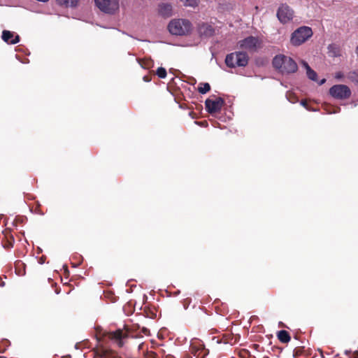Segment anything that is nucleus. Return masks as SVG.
I'll list each match as a JSON object with an SVG mask.
<instances>
[{
	"instance_id": "f257e3e1",
	"label": "nucleus",
	"mask_w": 358,
	"mask_h": 358,
	"mask_svg": "<svg viewBox=\"0 0 358 358\" xmlns=\"http://www.w3.org/2000/svg\"><path fill=\"white\" fill-rule=\"evenodd\" d=\"M273 67L282 74H290L295 73L298 66L295 61L286 55H276L272 62Z\"/></svg>"
},
{
	"instance_id": "f03ea898",
	"label": "nucleus",
	"mask_w": 358,
	"mask_h": 358,
	"mask_svg": "<svg viewBox=\"0 0 358 358\" xmlns=\"http://www.w3.org/2000/svg\"><path fill=\"white\" fill-rule=\"evenodd\" d=\"M168 29L172 35L186 36L191 33L192 23L186 19H173L168 24Z\"/></svg>"
},
{
	"instance_id": "7ed1b4c3",
	"label": "nucleus",
	"mask_w": 358,
	"mask_h": 358,
	"mask_svg": "<svg viewBox=\"0 0 358 358\" xmlns=\"http://www.w3.org/2000/svg\"><path fill=\"white\" fill-rule=\"evenodd\" d=\"M106 336L119 348L123 347L129 337H134L131 335L130 329L127 326H124L123 329L108 331Z\"/></svg>"
},
{
	"instance_id": "20e7f679",
	"label": "nucleus",
	"mask_w": 358,
	"mask_h": 358,
	"mask_svg": "<svg viewBox=\"0 0 358 358\" xmlns=\"http://www.w3.org/2000/svg\"><path fill=\"white\" fill-rule=\"evenodd\" d=\"M249 56L246 52L238 51L228 54L225 58V64L228 67H245L248 65Z\"/></svg>"
},
{
	"instance_id": "39448f33",
	"label": "nucleus",
	"mask_w": 358,
	"mask_h": 358,
	"mask_svg": "<svg viewBox=\"0 0 358 358\" xmlns=\"http://www.w3.org/2000/svg\"><path fill=\"white\" fill-rule=\"evenodd\" d=\"M312 36L311 28L306 26L301 27L292 34L290 42L293 45L298 46L306 42Z\"/></svg>"
},
{
	"instance_id": "423d86ee",
	"label": "nucleus",
	"mask_w": 358,
	"mask_h": 358,
	"mask_svg": "<svg viewBox=\"0 0 358 358\" xmlns=\"http://www.w3.org/2000/svg\"><path fill=\"white\" fill-rule=\"evenodd\" d=\"M351 94L350 89L345 85H335L329 89V94L336 99H348Z\"/></svg>"
},
{
	"instance_id": "0eeeda50",
	"label": "nucleus",
	"mask_w": 358,
	"mask_h": 358,
	"mask_svg": "<svg viewBox=\"0 0 358 358\" xmlns=\"http://www.w3.org/2000/svg\"><path fill=\"white\" fill-rule=\"evenodd\" d=\"M276 15L278 20L285 24L293 20L294 11L287 3H281L277 10Z\"/></svg>"
},
{
	"instance_id": "6e6552de",
	"label": "nucleus",
	"mask_w": 358,
	"mask_h": 358,
	"mask_svg": "<svg viewBox=\"0 0 358 358\" xmlns=\"http://www.w3.org/2000/svg\"><path fill=\"white\" fill-rule=\"evenodd\" d=\"M261 45V41L257 37L248 36L238 43L239 48L246 50L250 52H256Z\"/></svg>"
},
{
	"instance_id": "1a4fd4ad",
	"label": "nucleus",
	"mask_w": 358,
	"mask_h": 358,
	"mask_svg": "<svg viewBox=\"0 0 358 358\" xmlns=\"http://www.w3.org/2000/svg\"><path fill=\"white\" fill-rule=\"evenodd\" d=\"M96 6L103 12L113 14L119 9L117 0H94Z\"/></svg>"
},
{
	"instance_id": "9d476101",
	"label": "nucleus",
	"mask_w": 358,
	"mask_h": 358,
	"mask_svg": "<svg viewBox=\"0 0 358 358\" xmlns=\"http://www.w3.org/2000/svg\"><path fill=\"white\" fill-rule=\"evenodd\" d=\"M224 104V101L221 97H217L215 100L207 99L205 101L206 109L210 114L220 112Z\"/></svg>"
},
{
	"instance_id": "9b49d317",
	"label": "nucleus",
	"mask_w": 358,
	"mask_h": 358,
	"mask_svg": "<svg viewBox=\"0 0 358 358\" xmlns=\"http://www.w3.org/2000/svg\"><path fill=\"white\" fill-rule=\"evenodd\" d=\"M198 32L201 36L210 37L215 33V29L212 25L208 23H202L198 27Z\"/></svg>"
},
{
	"instance_id": "f8f14e48",
	"label": "nucleus",
	"mask_w": 358,
	"mask_h": 358,
	"mask_svg": "<svg viewBox=\"0 0 358 358\" xmlns=\"http://www.w3.org/2000/svg\"><path fill=\"white\" fill-rule=\"evenodd\" d=\"M96 355L101 358H122L116 352L103 348L98 349Z\"/></svg>"
},
{
	"instance_id": "ddd939ff",
	"label": "nucleus",
	"mask_w": 358,
	"mask_h": 358,
	"mask_svg": "<svg viewBox=\"0 0 358 358\" xmlns=\"http://www.w3.org/2000/svg\"><path fill=\"white\" fill-rule=\"evenodd\" d=\"M1 38L8 44H16L20 41L18 35L14 36L13 32L8 30L3 31Z\"/></svg>"
},
{
	"instance_id": "4468645a",
	"label": "nucleus",
	"mask_w": 358,
	"mask_h": 358,
	"mask_svg": "<svg viewBox=\"0 0 358 358\" xmlns=\"http://www.w3.org/2000/svg\"><path fill=\"white\" fill-rule=\"evenodd\" d=\"M158 11L162 16L169 17L172 15V6L170 3H161L159 5Z\"/></svg>"
},
{
	"instance_id": "2eb2a0df",
	"label": "nucleus",
	"mask_w": 358,
	"mask_h": 358,
	"mask_svg": "<svg viewBox=\"0 0 358 358\" xmlns=\"http://www.w3.org/2000/svg\"><path fill=\"white\" fill-rule=\"evenodd\" d=\"M203 345L200 343L199 341H194L190 345V352L194 356H199V352L203 350Z\"/></svg>"
},
{
	"instance_id": "dca6fc26",
	"label": "nucleus",
	"mask_w": 358,
	"mask_h": 358,
	"mask_svg": "<svg viewBox=\"0 0 358 358\" xmlns=\"http://www.w3.org/2000/svg\"><path fill=\"white\" fill-rule=\"evenodd\" d=\"M278 340L283 343H287L291 340V336L288 331L285 330H280L277 333Z\"/></svg>"
},
{
	"instance_id": "f3484780",
	"label": "nucleus",
	"mask_w": 358,
	"mask_h": 358,
	"mask_svg": "<svg viewBox=\"0 0 358 358\" xmlns=\"http://www.w3.org/2000/svg\"><path fill=\"white\" fill-rule=\"evenodd\" d=\"M57 4L66 8H75L78 6L79 0H56Z\"/></svg>"
},
{
	"instance_id": "a211bd4d",
	"label": "nucleus",
	"mask_w": 358,
	"mask_h": 358,
	"mask_svg": "<svg viewBox=\"0 0 358 358\" xmlns=\"http://www.w3.org/2000/svg\"><path fill=\"white\" fill-rule=\"evenodd\" d=\"M347 78L358 85V69L350 71L347 74Z\"/></svg>"
},
{
	"instance_id": "6ab92c4d",
	"label": "nucleus",
	"mask_w": 358,
	"mask_h": 358,
	"mask_svg": "<svg viewBox=\"0 0 358 358\" xmlns=\"http://www.w3.org/2000/svg\"><path fill=\"white\" fill-rule=\"evenodd\" d=\"M210 90V85L208 83H201L198 87V92L202 94H206Z\"/></svg>"
},
{
	"instance_id": "aec40b11",
	"label": "nucleus",
	"mask_w": 358,
	"mask_h": 358,
	"mask_svg": "<svg viewBox=\"0 0 358 358\" xmlns=\"http://www.w3.org/2000/svg\"><path fill=\"white\" fill-rule=\"evenodd\" d=\"M222 340L224 343H229L230 345H234L237 341L236 338H234L231 334L224 335Z\"/></svg>"
},
{
	"instance_id": "412c9836",
	"label": "nucleus",
	"mask_w": 358,
	"mask_h": 358,
	"mask_svg": "<svg viewBox=\"0 0 358 358\" xmlns=\"http://www.w3.org/2000/svg\"><path fill=\"white\" fill-rule=\"evenodd\" d=\"M328 49L330 52H332L331 55L333 57L340 56V50L334 44L329 45Z\"/></svg>"
},
{
	"instance_id": "4be33fe9",
	"label": "nucleus",
	"mask_w": 358,
	"mask_h": 358,
	"mask_svg": "<svg viewBox=\"0 0 358 358\" xmlns=\"http://www.w3.org/2000/svg\"><path fill=\"white\" fill-rule=\"evenodd\" d=\"M151 59H138L139 64L144 69H149L152 66Z\"/></svg>"
},
{
	"instance_id": "5701e85b",
	"label": "nucleus",
	"mask_w": 358,
	"mask_h": 358,
	"mask_svg": "<svg viewBox=\"0 0 358 358\" xmlns=\"http://www.w3.org/2000/svg\"><path fill=\"white\" fill-rule=\"evenodd\" d=\"M238 355L240 358H251L252 357L250 351L246 349L240 350Z\"/></svg>"
},
{
	"instance_id": "b1692460",
	"label": "nucleus",
	"mask_w": 358,
	"mask_h": 358,
	"mask_svg": "<svg viewBox=\"0 0 358 358\" xmlns=\"http://www.w3.org/2000/svg\"><path fill=\"white\" fill-rule=\"evenodd\" d=\"M307 76L309 79L313 81L317 80V73L313 71L312 69H309L308 71H306Z\"/></svg>"
},
{
	"instance_id": "393cba45",
	"label": "nucleus",
	"mask_w": 358,
	"mask_h": 358,
	"mask_svg": "<svg viewBox=\"0 0 358 358\" xmlns=\"http://www.w3.org/2000/svg\"><path fill=\"white\" fill-rule=\"evenodd\" d=\"M185 6L196 7L198 6L199 0H181Z\"/></svg>"
},
{
	"instance_id": "a878e982",
	"label": "nucleus",
	"mask_w": 358,
	"mask_h": 358,
	"mask_svg": "<svg viewBox=\"0 0 358 358\" xmlns=\"http://www.w3.org/2000/svg\"><path fill=\"white\" fill-rule=\"evenodd\" d=\"M156 73L158 76V77L160 78H166V76L167 75L166 69L163 67H159L157 69Z\"/></svg>"
},
{
	"instance_id": "bb28decb",
	"label": "nucleus",
	"mask_w": 358,
	"mask_h": 358,
	"mask_svg": "<svg viewBox=\"0 0 358 358\" xmlns=\"http://www.w3.org/2000/svg\"><path fill=\"white\" fill-rule=\"evenodd\" d=\"M13 238H12V240H6V242L3 243V247L6 249L13 248Z\"/></svg>"
},
{
	"instance_id": "cd10ccee",
	"label": "nucleus",
	"mask_w": 358,
	"mask_h": 358,
	"mask_svg": "<svg viewBox=\"0 0 358 358\" xmlns=\"http://www.w3.org/2000/svg\"><path fill=\"white\" fill-rule=\"evenodd\" d=\"M192 302V300L190 298H186L183 301H182V305H183V307L185 309H187V308L189 307V304L191 303Z\"/></svg>"
},
{
	"instance_id": "c85d7f7f",
	"label": "nucleus",
	"mask_w": 358,
	"mask_h": 358,
	"mask_svg": "<svg viewBox=\"0 0 358 358\" xmlns=\"http://www.w3.org/2000/svg\"><path fill=\"white\" fill-rule=\"evenodd\" d=\"M157 355L153 352H148L145 358H156Z\"/></svg>"
},
{
	"instance_id": "c756f323",
	"label": "nucleus",
	"mask_w": 358,
	"mask_h": 358,
	"mask_svg": "<svg viewBox=\"0 0 358 358\" xmlns=\"http://www.w3.org/2000/svg\"><path fill=\"white\" fill-rule=\"evenodd\" d=\"M343 76L344 75L341 71L336 72L335 74V78L336 79H341L342 78H343Z\"/></svg>"
},
{
	"instance_id": "7c9ffc66",
	"label": "nucleus",
	"mask_w": 358,
	"mask_h": 358,
	"mask_svg": "<svg viewBox=\"0 0 358 358\" xmlns=\"http://www.w3.org/2000/svg\"><path fill=\"white\" fill-rule=\"evenodd\" d=\"M301 64H302L303 67H304L306 69V71H308L309 69H311L310 67V66L308 65V64L305 61H301Z\"/></svg>"
},
{
	"instance_id": "2f4dec72",
	"label": "nucleus",
	"mask_w": 358,
	"mask_h": 358,
	"mask_svg": "<svg viewBox=\"0 0 358 358\" xmlns=\"http://www.w3.org/2000/svg\"><path fill=\"white\" fill-rule=\"evenodd\" d=\"M301 104L303 106H304L305 108H308V102H307V101H306V100H304V99L301 100Z\"/></svg>"
},
{
	"instance_id": "473e14b6",
	"label": "nucleus",
	"mask_w": 358,
	"mask_h": 358,
	"mask_svg": "<svg viewBox=\"0 0 358 358\" xmlns=\"http://www.w3.org/2000/svg\"><path fill=\"white\" fill-rule=\"evenodd\" d=\"M150 80H151V78H150V77L149 76H145L143 77V80L145 82H149V81H150Z\"/></svg>"
},
{
	"instance_id": "72a5a7b5",
	"label": "nucleus",
	"mask_w": 358,
	"mask_h": 358,
	"mask_svg": "<svg viewBox=\"0 0 358 358\" xmlns=\"http://www.w3.org/2000/svg\"><path fill=\"white\" fill-rule=\"evenodd\" d=\"M142 331L143 334H147L149 333V330L147 328L143 327Z\"/></svg>"
},
{
	"instance_id": "f704fd0d",
	"label": "nucleus",
	"mask_w": 358,
	"mask_h": 358,
	"mask_svg": "<svg viewBox=\"0 0 358 358\" xmlns=\"http://www.w3.org/2000/svg\"><path fill=\"white\" fill-rule=\"evenodd\" d=\"M5 282L2 280L1 277H0V287H4Z\"/></svg>"
},
{
	"instance_id": "c9c22d12",
	"label": "nucleus",
	"mask_w": 358,
	"mask_h": 358,
	"mask_svg": "<svg viewBox=\"0 0 358 358\" xmlns=\"http://www.w3.org/2000/svg\"><path fill=\"white\" fill-rule=\"evenodd\" d=\"M143 347H144V343H141V344L138 345V350H141V349H143Z\"/></svg>"
},
{
	"instance_id": "e433bc0d",
	"label": "nucleus",
	"mask_w": 358,
	"mask_h": 358,
	"mask_svg": "<svg viewBox=\"0 0 358 358\" xmlns=\"http://www.w3.org/2000/svg\"><path fill=\"white\" fill-rule=\"evenodd\" d=\"M325 82H326V80H325V79H322V80L319 83V84H320V85H323Z\"/></svg>"
},
{
	"instance_id": "4c0bfd02",
	"label": "nucleus",
	"mask_w": 358,
	"mask_h": 358,
	"mask_svg": "<svg viewBox=\"0 0 358 358\" xmlns=\"http://www.w3.org/2000/svg\"><path fill=\"white\" fill-rule=\"evenodd\" d=\"M297 355H298V350H297V349H295V350H294V356H297Z\"/></svg>"
},
{
	"instance_id": "58836bf2",
	"label": "nucleus",
	"mask_w": 358,
	"mask_h": 358,
	"mask_svg": "<svg viewBox=\"0 0 358 358\" xmlns=\"http://www.w3.org/2000/svg\"><path fill=\"white\" fill-rule=\"evenodd\" d=\"M355 52H356V54H357V56H358V45H357V48H356Z\"/></svg>"
},
{
	"instance_id": "ea45409f",
	"label": "nucleus",
	"mask_w": 358,
	"mask_h": 358,
	"mask_svg": "<svg viewBox=\"0 0 358 358\" xmlns=\"http://www.w3.org/2000/svg\"><path fill=\"white\" fill-rule=\"evenodd\" d=\"M40 262L41 264H43V257H41V258L40 259V262Z\"/></svg>"
},
{
	"instance_id": "a19ab883",
	"label": "nucleus",
	"mask_w": 358,
	"mask_h": 358,
	"mask_svg": "<svg viewBox=\"0 0 358 358\" xmlns=\"http://www.w3.org/2000/svg\"><path fill=\"white\" fill-rule=\"evenodd\" d=\"M199 124H201V125H204V122H201Z\"/></svg>"
}]
</instances>
